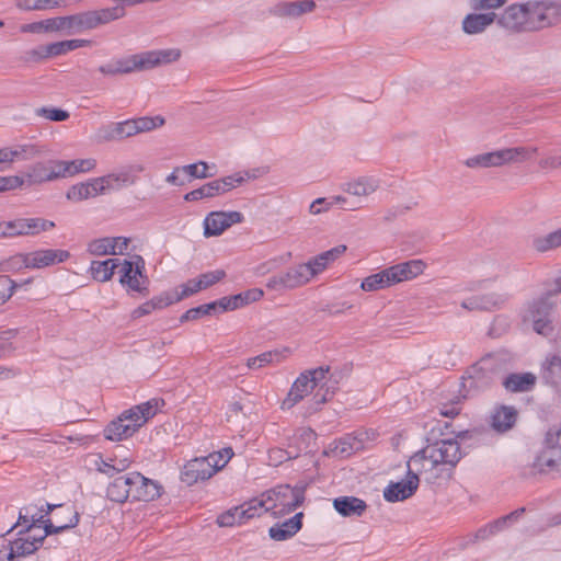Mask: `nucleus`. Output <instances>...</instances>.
Returning <instances> with one entry per match:
<instances>
[{"instance_id":"17","label":"nucleus","mask_w":561,"mask_h":561,"mask_svg":"<svg viewBox=\"0 0 561 561\" xmlns=\"http://www.w3.org/2000/svg\"><path fill=\"white\" fill-rule=\"evenodd\" d=\"M129 499L137 501H153L160 496L161 485L139 472H128Z\"/></svg>"},{"instance_id":"56","label":"nucleus","mask_w":561,"mask_h":561,"mask_svg":"<svg viewBox=\"0 0 561 561\" xmlns=\"http://www.w3.org/2000/svg\"><path fill=\"white\" fill-rule=\"evenodd\" d=\"M507 0H468V5L472 11L481 13L495 12L502 8Z\"/></svg>"},{"instance_id":"40","label":"nucleus","mask_w":561,"mask_h":561,"mask_svg":"<svg viewBox=\"0 0 561 561\" xmlns=\"http://www.w3.org/2000/svg\"><path fill=\"white\" fill-rule=\"evenodd\" d=\"M61 179L73 176L78 173L92 171L96 167V160L92 158L77 159L72 161H58Z\"/></svg>"},{"instance_id":"8","label":"nucleus","mask_w":561,"mask_h":561,"mask_svg":"<svg viewBox=\"0 0 561 561\" xmlns=\"http://www.w3.org/2000/svg\"><path fill=\"white\" fill-rule=\"evenodd\" d=\"M528 32L539 31L557 24L561 19V3L553 0H529L525 2Z\"/></svg>"},{"instance_id":"21","label":"nucleus","mask_w":561,"mask_h":561,"mask_svg":"<svg viewBox=\"0 0 561 561\" xmlns=\"http://www.w3.org/2000/svg\"><path fill=\"white\" fill-rule=\"evenodd\" d=\"M493 367L492 357L482 358L469 368L468 376L465 378V386L474 390H482L489 387L495 376Z\"/></svg>"},{"instance_id":"33","label":"nucleus","mask_w":561,"mask_h":561,"mask_svg":"<svg viewBox=\"0 0 561 561\" xmlns=\"http://www.w3.org/2000/svg\"><path fill=\"white\" fill-rule=\"evenodd\" d=\"M91 42L89 39H67L50 43L46 46L39 47L38 49H34L32 54L41 57L60 56L75 49L89 46Z\"/></svg>"},{"instance_id":"50","label":"nucleus","mask_w":561,"mask_h":561,"mask_svg":"<svg viewBox=\"0 0 561 561\" xmlns=\"http://www.w3.org/2000/svg\"><path fill=\"white\" fill-rule=\"evenodd\" d=\"M543 378L553 386L561 387V357H548L542 365Z\"/></svg>"},{"instance_id":"44","label":"nucleus","mask_w":561,"mask_h":561,"mask_svg":"<svg viewBox=\"0 0 561 561\" xmlns=\"http://www.w3.org/2000/svg\"><path fill=\"white\" fill-rule=\"evenodd\" d=\"M531 248L539 253L561 248V228L543 236H535L531 239Z\"/></svg>"},{"instance_id":"48","label":"nucleus","mask_w":561,"mask_h":561,"mask_svg":"<svg viewBox=\"0 0 561 561\" xmlns=\"http://www.w3.org/2000/svg\"><path fill=\"white\" fill-rule=\"evenodd\" d=\"M334 444L333 451L340 457H348L364 447L363 439L351 434L341 437Z\"/></svg>"},{"instance_id":"45","label":"nucleus","mask_w":561,"mask_h":561,"mask_svg":"<svg viewBox=\"0 0 561 561\" xmlns=\"http://www.w3.org/2000/svg\"><path fill=\"white\" fill-rule=\"evenodd\" d=\"M536 382V377L530 373L512 374L504 380V387L512 392H524L530 390Z\"/></svg>"},{"instance_id":"4","label":"nucleus","mask_w":561,"mask_h":561,"mask_svg":"<svg viewBox=\"0 0 561 561\" xmlns=\"http://www.w3.org/2000/svg\"><path fill=\"white\" fill-rule=\"evenodd\" d=\"M329 368L319 367L300 374L294 381L287 397L282 402L283 410H289L302 399L311 394L314 408H318L328 400V390L322 392L323 380L327 377Z\"/></svg>"},{"instance_id":"43","label":"nucleus","mask_w":561,"mask_h":561,"mask_svg":"<svg viewBox=\"0 0 561 561\" xmlns=\"http://www.w3.org/2000/svg\"><path fill=\"white\" fill-rule=\"evenodd\" d=\"M119 265V260L107 259L105 261H93L90 265V273L98 282H107L113 277L114 271Z\"/></svg>"},{"instance_id":"16","label":"nucleus","mask_w":561,"mask_h":561,"mask_svg":"<svg viewBox=\"0 0 561 561\" xmlns=\"http://www.w3.org/2000/svg\"><path fill=\"white\" fill-rule=\"evenodd\" d=\"M125 15V9L119 5L103 8L78 13L81 33L96 28L100 25L116 21Z\"/></svg>"},{"instance_id":"25","label":"nucleus","mask_w":561,"mask_h":561,"mask_svg":"<svg viewBox=\"0 0 561 561\" xmlns=\"http://www.w3.org/2000/svg\"><path fill=\"white\" fill-rule=\"evenodd\" d=\"M41 150L33 144H19L13 147L0 148V172L11 168L15 161L30 160L37 157Z\"/></svg>"},{"instance_id":"7","label":"nucleus","mask_w":561,"mask_h":561,"mask_svg":"<svg viewBox=\"0 0 561 561\" xmlns=\"http://www.w3.org/2000/svg\"><path fill=\"white\" fill-rule=\"evenodd\" d=\"M257 500L262 504L263 513L270 512L276 517L295 511L301 505L305 496L301 489L284 484L265 491Z\"/></svg>"},{"instance_id":"28","label":"nucleus","mask_w":561,"mask_h":561,"mask_svg":"<svg viewBox=\"0 0 561 561\" xmlns=\"http://www.w3.org/2000/svg\"><path fill=\"white\" fill-rule=\"evenodd\" d=\"M496 22L495 12L481 13L472 11L463 16L461 31L469 36L483 34L493 23Z\"/></svg>"},{"instance_id":"64","label":"nucleus","mask_w":561,"mask_h":561,"mask_svg":"<svg viewBox=\"0 0 561 561\" xmlns=\"http://www.w3.org/2000/svg\"><path fill=\"white\" fill-rule=\"evenodd\" d=\"M301 448L298 450H284L280 448L271 449L268 453V458L274 465H279L286 460L297 458Z\"/></svg>"},{"instance_id":"23","label":"nucleus","mask_w":561,"mask_h":561,"mask_svg":"<svg viewBox=\"0 0 561 561\" xmlns=\"http://www.w3.org/2000/svg\"><path fill=\"white\" fill-rule=\"evenodd\" d=\"M129 242L126 237H103L90 241L88 252L96 256L123 255L128 250Z\"/></svg>"},{"instance_id":"41","label":"nucleus","mask_w":561,"mask_h":561,"mask_svg":"<svg viewBox=\"0 0 561 561\" xmlns=\"http://www.w3.org/2000/svg\"><path fill=\"white\" fill-rule=\"evenodd\" d=\"M288 353V348L267 351L255 357L249 358L247 366L250 369H259L267 365L279 364L287 357Z\"/></svg>"},{"instance_id":"57","label":"nucleus","mask_w":561,"mask_h":561,"mask_svg":"<svg viewBox=\"0 0 561 561\" xmlns=\"http://www.w3.org/2000/svg\"><path fill=\"white\" fill-rule=\"evenodd\" d=\"M302 268H306L304 274L306 275V279L309 283L314 276L322 273L327 265L322 260H320V255H317L310 259L307 263L300 264Z\"/></svg>"},{"instance_id":"42","label":"nucleus","mask_w":561,"mask_h":561,"mask_svg":"<svg viewBox=\"0 0 561 561\" xmlns=\"http://www.w3.org/2000/svg\"><path fill=\"white\" fill-rule=\"evenodd\" d=\"M524 508L516 510L510 513L508 515L501 517L497 520L480 528L476 534L477 539L484 540L503 530L508 523L517 520V518L524 513Z\"/></svg>"},{"instance_id":"20","label":"nucleus","mask_w":561,"mask_h":561,"mask_svg":"<svg viewBox=\"0 0 561 561\" xmlns=\"http://www.w3.org/2000/svg\"><path fill=\"white\" fill-rule=\"evenodd\" d=\"M496 23L508 32H528L525 2L513 3L506 7L500 14L496 13Z\"/></svg>"},{"instance_id":"6","label":"nucleus","mask_w":561,"mask_h":561,"mask_svg":"<svg viewBox=\"0 0 561 561\" xmlns=\"http://www.w3.org/2000/svg\"><path fill=\"white\" fill-rule=\"evenodd\" d=\"M232 456V448L227 447L205 457L191 459L181 470V481L187 485H193L199 481L208 480L216 472L221 470L229 462Z\"/></svg>"},{"instance_id":"31","label":"nucleus","mask_w":561,"mask_h":561,"mask_svg":"<svg viewBox=\"0 0 561 561\" xmlns=\"http://www.w3.org/2000/svg\"><path fill=\"white\" fill-rule=\"evenodd\" d=\"M536 473L561 472V447L542 448L533 462Z\"/></svg>"},{"instance_id":"46","label":"nucleus","mask_w":561,"mask_h":561,"mask_svg":"<svg viewBox=\"0 0 561 561\" xmlns=\"http://www.w3.org/2000/svg\"><path fill=\"white\" fill-rule=\"evenodd\" d=\"M470 169H486L501 167L499 150L472 156L463 161Z\"/></svg>"},{"instance_id":"38","label":"nucleus","mask_w":561,"mask_h":561,"mask_svg":"<svg viewBox=\"0 0 561 561\" xmlns=\"http://www.w3.org/2000/svg\"><path fill=\"white\" fill-rule=\"evenodd\" d=\"M103 195L100 188L98 178L90 179L72 185L66 193L69 201L81 202L84 199L93 198Z\"/></svg>"},{"instance_id":"29","label":"nucleus","mask_w":561,"mask_h":561,"mask_svg":"<svg viewBox=\"0 0 561 561\" xmlns=\"http://www.w3.org/2000/svg\"><path fill=\"white\" fill-rule=\"evenodd\" d=\"M380 179L376 175H360L343 184V191L357 198H367L380 187Z\"/></svg>"},{"instance_id":"10","label":"nucleus","mask_w":561,"mask_h":561,"mask_svg":"<svg viewBox=\"0 0 561 561\" xmlns=\"http://www.w3.org/2000/svg\"><path fill=\"white\" fill-rule=\"evenodd\" d=\"M20 31L31 34L61 33L68 36L81 33L78 13L23 24Z\"/></svg>"},{"instance_id":"59","label":"nucleus","mask_w":561,"mask_h":561,"mask_svg":"<svg viewBox=\"0 0 561 561\" xmlns=\"http://www.w3.org/2000/svg\"><path fill=\"white\" fill-rule=\"evenodd\" d=\"M480 308L483 310H491L492 308L501 307L507 299L505 295L497 293H489L479 296Z\"/></svg>"},{"instance_id":"49","label":"nucleus","mask_w":561,"mask_h":561,"mask_svg":"<svg viewBox=\"0 0 561 561\" xmlns=\"http://www.w3.org/2000/svg\"><path fill=\"white\" fill-rule=\"evenodd\" d=\"M394 285L388 268L364 278L360 288L365 291H376Z\"/></svg>"},{"instance_id":"13","label":"nucleus","mask_w":561,"mask_h":561,"mask_svg":"<svg viewBox=\"0 0 561 561\" xmlns=\"http://www.w3.org/2000/svg\"><path fill=\"white\" fill-rule=\"evenodd\" d=\"M262 514V504L257 497H254L220 514L217 518V523L220 527L240 526Z\"/></svg>"},{"instance_id":"32","label":"nucleus","mask_w":561,"mask_h":561,"mask_svg":"<svg viewBox=\"0 0 561 561\" xmlns=\"http://www.w3.org/2000/svg\"><path fill=\"white\" fill-rule=\"evenodd\" d=\"M426 264L420 259L411 260L404 263L388 267L393 284L412 279L424 272Z\"/></svg>"},{"instance_id":"14","label":"nucleus","mask_w":561,"mask_h":561,"mask_svg":"<svg viewBox=\"0 0 561 561\" xmlns=\"http://www.w3.org/2000/svg\"><path fill=\"white\" fill-rule=\"evenodd\" d=\"M244 216L237 210H216L210 211L203 221L204 236L206 238L222 234L232 225L241 224Z\"/></svg>"},{"instance_id":"26","label":"nucleus","mask_w":561,"mask_h":561,"mask_svg":"<svg viewBox=\"0 0 561 561\" xmlns=\"http://www.w3.org/2000/svg\"><path fill=\"white\" fill-rule=\"evenodd\" d=\"M316 9L313 0L280 1L270 8V13L282 19L296 20Z\"/></svg>"},{"instance_id":"54","label":"nucleus","mask_w":561,"mask_h":561,"mask_svg":"<svg viewBox=\"0 0 561 561\" xmlns=\"http://www.w3.org/2000/svg\"><path fill=\"white\" fill-rule=\"evenodd\" d=\"M133 119L136 125L137 134L151 131L158 127H161L165 123L164 118L159 115L154 117L144 116Z\"/></svg>"},{"instance_id":"12","label":"nucleus","mask_w":561,"mask_h":561,"mask_svg":"<svg viewBox=\"0 0 561 561\" xmlns=\"http://www.w3.org/2000/svg\"><path fill=\"white\" fill-rule=\"evenodd\" d=\"M118 267L119 283L123 286L136 293H147L148 277L145 274V261L140 255H135L133 260H123Z\"/></svg>"},{"instance_id":"53","label":"nucleus","mask_w":561,"mask_h":561,"mask_svg":"<svg viewBox=\"0 0 561 561\" xmlns=\"http://www.w3.org/2000/svg\"><path fill=\"white\" fill-rule=\"evenodd\" d=\"M218 311V304L216 301L202 305L195 308H191L187 311H185L181 317V322L191 321V320H197L204 316L211 314L214 312Z\"/></svg>"},{"instance_id":"3","label":"nucleus","mask_w":561,"mask_h":561,"mask_svg":"<svg viewBox=\"0 0 561 561\" xmlns=\"http://www.w3.org/2000/svg\"><path fill=\"white\" fill-rule=\"evenodd\" d=\"M159 411V400L152 399L124 411L104 428L107 440L118 442L133 436Z\"/></svg>"},{"instance_id":"62","label":"nucleus","mask_w":561,"mask_h":561,"mask_svg":"<svg viewBox=\"0 0 561 561\" xmlns=\"http://www.w3.org/2000/svg\"><path fill=\"white\" fill-rule=\"evenodd\" d=\"M217 181L222 195L243 184V179L238 172L217 179Z\"/></svg>"},{"instance_id":"1","label":"nucleus","mask_w":561,"mask_h":561,"mask_svg":"<svg viewBox=\"0 0 561 561\" xmlns=\"http://www.w3.org/2000/svg\"><path fill=\"white\" fill-rule=\"evenodd\" d=\"M465 435L466 433H459L455 437L428 444L409 459L408 467L412 472L421 473L422 480L431 484L448 479L465 455L459 440Z\"/></svg>"},{"instance_id":"24","label":"nucleus","mask_w":561,"mask_h":561,"mask_svg":"<svg viewBox=\"0 0 561 561\" xmlns=\"http://www.w3.org/2000/svg\"><path fill=\"white\" fill-rule=\"evenodd\" d=\"M12 238L37 236L55 228V222L41 217L15 218L11 220Z\"/></svg>"},{"instance_id":"39","label":"nucleus","mask_w":561,"mask_h":561,"mask_svg":"<svg viewBox=\"0 0 561 561\" xmlns=\"http://www.w3.org/2000/svg\"><path fill=\"white\" fill-rule=\"evenodd\" d=\"M174 304L173 296L169 293L154 296L150 300H147L130 313L133 319H139L144 316L150 314L156 310L164 309Z\"/></svg>"},{"instance_id":"51","label":"nucleus","mask_w":561,"mask_h":561,"mask_svg":"<svg viewBox=\"0 0 561 561\" xmlns=\"http://www.w3.org/2000/svg\"><path fill=\"white\" fill-rule=\"evenodd\" d=\"M67 0H16V8L25 11H41L62 5Z\"/></svg>"},{"instance_id":"58","label":"nucleus","mask_w":561,"mask_h":561,"mask_svg":"<svg viewBox=\"0 0 561 561\" xmlns=\"http://www.w3.org/2000/svg\"><path fill=\"white\" fill-rule=\"evenodd\" d=\"M20 286L9 276L0 275V305L5 304Z\"/></svg>"},{"instance_id":"19","label":"nucleus","mask_w":561,"mask_h":561,"mask_svg":"<svg viewBox=\"0 0 561 561\" xmlns=\"http://www.w3.org/2000/svg\"><path fill=\"white\" fill-rule=\"evenodd\" d=\"M140 171H142V167L134 165L98 178L102 194H108L133 185L137 181V173Z\"/></svg>"},{"instance_id":"60","label":"nucleus","mask_w":561,"mask_h":561,"mask_svg":"<svg viewBox=\"0 0 561 561\" xmlns=\"http://www.w3.org/2000/svg\"><path fill=\"white\" fill-rule=\"evenodd\" d=\"M216 304H218L219 312L234 310L247 305L242 293L231 297H224L220 300L216 301Z\"/></svg>"},{"instance_id":"22","label":"nucleus","mask_w":561,"mask_h":561,"mask_svg":"<svg viewBox=\"0 0 561 561\" xmlns=\"http://www.w3.org/2000/svg\"><path fill=\"white\" fill-rule=\"evenodd\" d=\"M421 473L412 472L408 467L405 479L390 483L383 491V497L388 502H399L410 497L417 489Z\"/></svg>"},{"instance_id":"11","label":"nucleus","mask_w":561,"mask_h":561,"mask_svg":"<svg viewBox=\"0 0 561 561\" xmlns=\"http://www.w3.org/2000/svg\"><path fill=\"white\" fill-rule=\"evenodd\" d=\"M70 257L67 250L39 249L28 253H20L11 259L12 264L26 268L39 270L62 263Z\"/></svg>"},{"instance_id":"34","label":"nucleus","mask_w":561,"mask_h":561,"mask_svg":"<svg viewBox=\"0 0 561 561\" xmlns=\"http://www.w3.org/2000/svg\"><path fill=\"white\" fill-rule=\"evenodd\" d=\"M304 514L297 513L293 517L272 526L268 530L270 537L277 541H283L295 536L302 526Z\"/></svg>"},{"instance_id":"37","label":"nucleus","mask_w":561,"mask_h":561,"mask_svg":"<svg viewBox=\"0 0 561 561\" xmlns=\"http://www.w3.org/2000/svg\"><path fill=\"white\" fill-rule=\"evenodd\" d=\"M333 507L343 517H359L365 513L367 504L355 496H339L333 500Z\"/></svg>"},{"instance_id":"55","label":"nucleus","mask_w":561,"mask_h":561,"mask_svg":"<svg viewBox=\"0 0 561 561\" xmlns=\"http://www.w3.org/2000/svg\"><path fill=\"white\" fill-rule=\"evenodd\" d=\"M203 289L202 283L199 280V277L188 279L186 283L182 284L180 286V291L173 296L174 304L183 300L184 298H187Z\"/></svg>"},{"instance_id":"2","label":"nucleus","mask_w":561,"mask_h":561,"mask_svg":"<svg viewBox=\"0 0 561 561\" xmlns=\"http://www.w3.org/2000/svg\"><path fill=\"white\" fill-rule=\"evenodd\" d=\"M181 56L178 48L149 50L140 54L116 57L102 64L99 71L106 77L142 71L176 61Z\"/></svg>"},{"instance_id":"47","label":"nucleus","mask_w":561,"mask_h":561,"mask_svg":"<svg viewBox=\"0 0 561 561\" xmlns=\"http://www.w3.org/2000/svg\"><path fill=\"white\" fill-rule=\"evenodd\" d=\"M128 473L115 478L107 486L106 493L111 501L124 503L129 499Z\"/></svg>"},{"instance_id":"9","label":"nucleus","mask_w":561,"mask_h":561,"mask_svg":"<svg viewBox=\"0 0 561 561\" xmlns=\"http://www.w3.org/2000/svg\"><path fill=\"white\" fill-rule=\"evenodd\" d=\"M553 304L550 301V295L547 294L526 306L523 312V320L526 324H530L536 333L548 336L553 331Z\"/></svg>"},{"instance_id":"35","label":"nucleus","mask_w":561,"mask_h":561,"mask_svg":"<svg viewBox=\"0 0 561 561\" xmlns=\"http://www.w3.org/2000/svg\"><path fill=\"white\" fill-rule=\"evenodd\" d=\"M499 153L501 167H503L511 163H523L531 160L538 153V148L533 146H518L500 149Z\"/></svg>"},{"instance_id":"52","label":"nucleus","mask_w":561,"mask_h":561,"mask_svg":"<svg viewBox=\"0 0 561 561\" xmlns=\"http://www.w3.org/2000/svg\"><path fill=\"white\" fill-rule=\"evenodd\" d=\"M209 164L205 161H197L195 163L182 165L183 173L190 175L192 179H207L215 175V172H209Z\"/></svg>"},{"instance_id":"18","label":"nucleus","mask_w":561,"mask_h":561,"mask_svg":"<svg viewBox=\"0 0 561 561\" xmlns=\"http://www.w3.org/2000/svg\"><path fill=\"white\" fill-rule=\"evenodd\" d=\"M59 160L38 161L27 167L22 178L24 186L43 184L61 179L58 165Z\"/></svg>"},{"instance_id":"15","label":"nucleus","mask_w":561,"mask_h":561,"mask_svg":"<svg viewBox=\"0 0 561 561\" xmlns=\"http://www.w3.org/2000/svg\"><path fill=\"white\" fill-rule=\"evenodd\" d=\"M306 268H302L300 264L295 265L285 272L271 276L266 280L265 286L268 290L276 293H283L301 287L308 284L306 275L304 274Z\"/></svg>"},{"instance_id":"36","label":"nucleus","mask_w":561,"mask_h":561,"mask_svg":"<svg viewBox=\"0 0 561 561\" xmlns=\"http://www.w3.org/2000/svg\"><path fill=\"white\" fill-rule=\"evenodd\" d=\"M517 419V411L513 407H495L491 413V426L494 431L503 433L513 427Z\"/></svg>"},{"instance_id":"30","label":"nucleus","mask_w":561,"mask_h":561,"mask_svg":"<svg viewBox=\"0 0 561 561\" xmlns=\"http://www.w3.org/2000/svg\"><path fill=\"white\" fill-rule=\"evenodd\" d=\"M51 510H56V512L50 519H46V523L43 526L46 527L48 524H54L55 526L50 527L51 534L77 526L79 516L71 506L51 505Z\"/></svg>"},{"instance_id":"5","label":"nucleus","mask_w":561,"mask_h":561,"mask_svg":"<svg viewBox=\"0 0 561 561\" xmlns=\"http://www.w3.org/2000/svg\"><path fill=\"white\" fill-rule=\"evenodd\" d=\"M54 524H48L46 527H16L18 537L14 540H9L0 548V561H16L34 553L43 543L44 539L51 534L50 527Z\"/></svg>"},{"instance_id":"61","label":"nucleus","mask_w":561,"mask_h":561,"mask_svg":"<svg viewBox=\"0 0 561 561\" xmlns=\"http://www.w3.org/2000/svg\"><path fill=\"white\" fill-rule=\"evenodd\" d=\"M24 187V178L21 175H0V193Z\"/></svg>"},{"instance_id":"63","label":"nucleus","mask_w":561,"mask_h":561,"mask_svg":"<svg viewBox=\"0 0 561 561\" xmlns=\"http://www.w3.org/2000/svg\"><path fill=\"white\" fill-rule=\"evenodd\" d=\"M36 114L53 122H64L69 118V113L67 111L55 107L37 108Z\"/></svg>"},{"instance_id":"27","label":"nucleus","mask_w":561,"mask_h":561,"mask_svg":"<svg viewBox=\"0 0 561 561\" xmlns=\"http://www.w3.org/2000/svg\"><path fill=\"white\" fill-rule=\"evenodd\" d=\"M51 511V505L46 504H30L20 510L18 522L10 528L12 531L16 527H43L46 523V515Z\"/></svg>"}]
</instances>
